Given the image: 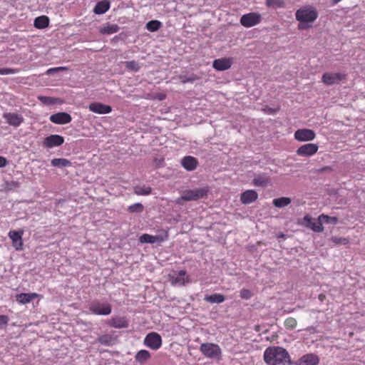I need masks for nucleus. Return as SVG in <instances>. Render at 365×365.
<instances>
[{"label":"nucleus","mask_w":365,"mask_h":365,"mask_svg":"<svg viewBox=\"0 0 365 365\" xmlns=\"http://www.w3.org/2000/svg\"><path fill=\"white\" fill-rule=\"evenodd\" d=\"M264 359L269 365H289L290 364L289 353L280 346L266 349L264 352Z\"/></svg>","instance_id":"nucleus-1"},{"label":"nucleus","mask_w":365,"mask_h":365,"mask_svg":"<svg viewBox=\"0 0 365 365\" xmlns=\"http://www.w3.org/2000/svg\"><path fill=\"white\" fill-rule=\"evenodd\" d=\"M88 309L91 314L95 315L108 316L112 312L111 304L103 300L94 299L88 304Z\"/></svg>","instance_id":"nucleus-2"},{"label":"nucleus","mask_w":365,"mask_h":365,"mask_svg":"<svg viewBox=\"0 0 365 365\" xmlns=\"http://www.w3.org/2000/svg\"><path fill=\"white\" fill-rule=\"evenodd\" d=\"M200 352L207 359L220 360L222 357V349L214 343H203L200 346Z\"/></svg>","instance_id":"nucleus-3"},{"label":"nucleus","mask_w":365,"mask_h":365,"mask_svg":"<svg viewBox=\"0 0 365 365\" xmlns=\"http://www.w3.org/2000/svg\"><path fill=\"white\" fill-rule=\"evenodd\" d=\"M295 16L296 19L300 22L311 23L317 19L318 14L314 8L307 6L298 9Z\"/></svg>","instance_id":"nucleus-4"},{"label":"nucleus","mask_w":365,"mask_h":365,"mask_svg":"<svg viewBox=\"0 0 365 365\" xmlns=\"http://www.w3.org/2000/svg\"><path fill=\"white\" fill-rule=\"evenodd\" d=\"M262 19L260 14L250 12L244 14L240 18V24L245 28H250L259 24Z\"/></svg>","instance_id":"nucleus-5"},{"label":"nucleus","mask_w":365,"mask_h":365,"mask_svg":"<svg viewBox=\"0 0 365 365\" xmlns=\"http://www.w3.org/2000/svg\"><path fill=\"white\" fill-rule=\"evenodd\" d=\"M144 344L153 350H158L162 346V338L157 332H150L145 337Z\"/></svg>","instance_id":"nucleus-6"},{"label":"nucleus","mask_w":365,"mask_h":365,"mask_svg":"<svg viewBox=\"0 0 365 365\" xmlns=\"http://www.w3.org/2000/svg\"><path fill=\"white\" fill-rule=\"evenodd\" d=\"M207 190L205 187L194 190H186L182 192V198L185 201L197 200L207 195Z\"/></svg>","instance_id":"nucleus-7"},{"label":"nucleus","mask_w":365,"mask_h":365,"mask_svg":"<svg viewBox=\"0 0 365 365\" xmlns=\"http://www.w3.org/2000/svg\"><path fill=\"white\" fill-rule=\"evenodd\" d=\"M24 230H10L8 233L9 237L11 239L12 242V246L16 251H21L23 250V239L22 237L24 235Z\"/></svg>","instance_id":"nucleus-8"},{"label":"nucleus","mask_w":365,"mask_h":365,"mask_svg":"<svg viewBox=\"0 0 365 365\" xmlns=\"http://www.w3.org/2000/svg\"><path fill=\"white\" fill-rule=\"evenodd\" d=\"M315 136L314 130L307 128L298 129L294 133V138L300 142L312 140Z\"/></svg>","instance_id":"nucleus-9"},{"label":"nucleus","mask_w":365,"mask_h":365,"mask_svg":"<svg viewBox=\"0 0 365 365\" xmlns=\"http://www.w3.org/2000/svg\"><path fill=\"white\" fill-rule=\"evenodd\" d=\"M345 78V75L341 73H325L322 76V81L327 85L339 83Z\"/></svg>","instance_id":"nucleus-10"},{"label":"nucleus","mask_w":365,"mask_h":365,"mask_svg":"<svg viewBox=\"0 0 365 365\" xmlns=\"http://www.w3.org/2000/svg\"><path fill=\"white\" fill-rule=\"evenodd\" d=\"M63 142L64 138L61 135L54 134L46 137L43 140V145L46 148H51L61 145Z\"/></svg>","instance_id":"nucleus-11"},{"label":"nucleus","mask_w":365,"mask_h":365,"mask_svg":"<svg viewBox=\"0 0 365 365\" xmlns=\"http://www.w3.org/2000/svg\"><path fill=\"white\" fill-rule=\"evenodd\" d=\"M318 148L319 147L317 144H305L297 149V154L299 156H312L317 152Z\"/></svg>","instance_id":"nucleus-12"},{"label":"nucleus","mask_w":365,"mask_h":365,"mask_svg":"<svg viewBox=\"0 0 365 365\" xmlns=\"http://www.w3.org/2000/svg\"><path fill=\"white\" fill-rule=\"evenodd\" d=\"M49 119L53 123L63 125L69 123L71 121L72 118L71 115L67 113L59 112L51 115Z\"/></svg>","instance_id":"nucleus-13"},{"label":"nucleus","mask_w":365,"mask_h":365,"mask_svg":"<svg viewBox=\"0 0 365 365\" xmlns=\"http://www.w3.org/2000/svg\"><path fill=\"white\" fill-rule=\"evenodd\" d=\"M90 111L97 114H107L112 111V108L108 105H105L98 102H93L89 104Z\"/></svg>","instance_id":"nucleus-14"},{"label":"nucleus","mask_w":365,"mask_h":365,"mask_svg":"<svg viewBox=\"0 0 365 365\" xmlns=\"http://www.w3.org/2000/svg\"><path fill=\"white\" fill-rule=\"evenodd\" d=\"M3 117L9 125L14 127L19 126L24 121L23 116L16 113H4Z\"/></svg>","instance_id":"nucleus-15"},{"label":"nucleus","mask_w":365,"mask_h":365,"mask_svg":"<svg viewBox=\"0 0 365 365\" xmlns=\"http://www.w3.org/2000/svg\"><path fill=\"white\" fill-rule=\"evenodd\" d=\"M108 324L113 328L122 329L127 328L129 325L127 319L125 317H113L108 321Z\"/></svg>","instance_id":"nucleus-16"},{"label":"nucleus","mask_w":365,"mask_h":365,"mask_svg":"<svg viewBox=\"0 0 365 365\" xmlns=\"http://www.w3.org/2000/svg\"><path fill=\"white\" fill-rule=\"evenodd\" d=\"M304 220L307 222V226L314 232H320L324 230L322 221L319 220H312L309 215L304 217Z\"/></svg>","instance_id":"nucleus-17"},{"label":"nucleus","mask_w":365,"mask_h":365,"mask_svg":"<svg viewBox=\"0 0 365 365\" xmlns=\"http://www.w3.org/2000/svg\"><path fill=\"white\" fill-rule=\"evenodd\" d=\"M319 357L314 354H307L302 356L297 362V365H317Z\"/></svg>","instance_id":"nucleus-18"},{"label":"nucleus","mask_w":365,"mask_h":365,"mask_svg":"<svg viewBox=\"0 0 365 365\" xmlns=\"http://www.w3.org/2000/svg\"><path fill=\"white\" fill-rule=\"evenodd\" d=\"M232 63L230 58H218L213 61L212 66L215 70L222 71L229 69Z\"/></svg>","instance_id":"nucleus-19"},{"label":"nucleus","mask_w":365,"mask_h":365,"mask_svg":"<svg viewBox=\"0 0 365 365\" xmlns=\"http://www.w3.org/2000/svg\"><path fill=\"white\" fill-rule=\"evenodd\" d=\"M182 166L187 171H192L196 169L198 162L192 156H185L181 160Z\"/></svg>","instance_id":"nucleus-20"},{"label":"nucleus","mask_w":365,"mask_h":365,"mask_svg":"<svg viewBox=\"0 0 365 365\" xmlns=\"http://www.w3.org/2000/svg\"><path fill=\"white\" fill-rule=\"evenodd\" d=\"M257 197L258 195L256 191L248 190L242 193L240 200L243 204L247 205L255 202Z\"/></svg>","instance_id":"nucleus-21"},{"label":"nucleus","mask_w":365,"mask_h":365,"mask_svg":"<svg viewBox=\"0 0 365 365\" xmlns=\"http://www.w3.org/2000/svg\"><path fill=\"white\" fill-rule=\"evenodd\" d=\"M38 294L36 293H21L16 295V300L21 304H26L31 302L33 299L37 298Z\"/></svg>","instance_id":"nucleus-22"},{"label":"nucleus","mask_w":365,"mask_h":365,"mask_svg":"<svg viewBox=\"0 0 365 365\" xmlns=\"http://www.w3.org/2000/svg\"><path fill=\"white\" fill-rule=\"evenodd\" d=\"M189 282V277L186 276L185 271L180 270L175 277H173L172 283L176 285H185Z\"/></svg>","instance_id":"nucleus-23"},{"label":"nucleus","mask_w":365,"mask_h":365,"mask_svg":"<svg viewBox=\"0 0 365 365\" xmlns=\"http://www.w3.org/2000/svg\"><path fill=\"white\" fill-rule=\"evenodd\" d=\"M120 27L117 24H111L109 23L103 24L99 29L102 34L110 35L117 33Z\"/></svg>","instance_id":"nucleus-24"},{"label":"nucleus","mask_w":365,"mask_h":365,"mask_svg":"<svg viewBox=\"0 0 365 365\" xmlns=\"http://www.w3.org/2000/svg\"><path fill=\"white\" fill-rule=\"evenodd\" d=\"M253 183L256 186L266 187L270 183V178L266 174H259L254 178Z\"/></svg>","instance_id":"nucleus-25"},{"label":"nucleus","mask_w":365,"mask_h":365,"mask_svg":"<svg viewBox=\"0 0 365 365\" xmlns=\"http://www.w3.org/2000/svg\"><path fill=\"white\" fill-rule=\"evenodd\" d=\"M110 9V2L107 0L99 1L96 4L93 12L96 14H103Z\"/></svg>","instance_id":"nucleus-26"},{"label":"nucleus","mask_w":365,"mask_h":365,"mask_svg":"<svg viewBox=\"0 0 365 365\" xmlns=\"http://www.w3.org/2000/svg\"><path fill=\"white\" fill-rule=\"evenodd\" d=\"M49 24V19L46 16L36 17L34 20V26L37 29H45Z\"/></svg>","instance_id":"nucleus-27"},{"label":"nucleus","mask_w":365,"mask_h":365,"mask_svg":"<svg viewBox=\"0 0 365 365\" xmlns=\"http://www.w3.org/2000/svg\"><path fill=\"white\" fill-rule=\"evenodd\" d=\"M225 298L222 294H214L211 295H207L205 297V300L206 302H210V303H216V304H220L222 303L225 301Z\"/></svg>","instance_id":"nucleus-28"},{"label":"nucleus","mask_w":365,"mask_h":365,"mask_svg":"<svg viewBox=\"0 0 365 365\" xmlns=\"http://www.w3.org/2000/svg\"><path fill=\"white\" fill-rule=\"evenodd\" d=\"M150 357V352L147 350L142 349L135 354V359L136 361L142 364L146 361Z\"/></svg>","instance_id":"nucleus-29"},{"label":"nucleus","mask_w":365,"mask_h":365,"mask_svg":"<svg viewBox=\"0 0 365 365\" xmlns=\"http://www.w3.org/2000/svg\"><path fill=\"white\" fill-rule=\"evenodd\" d=\"M134 192L138 195H148L151 193V187L145 185H137L134 187Z\"/></svg>","instance_id":"nucleus-30"},{"label":"nucleus","mask_w":365,"mask_h":365,"mask_svg":"<svg viewBox=\"0 0 365 365\" xmlns=\"http://www.w3.org/2000/svg\"><path fill=\"white\" fill-rule=\"evenodd\" d=\"M291 203V199L286 197L275 198L273 200V205L277 207H284Z\"/></svg>","instance_id":"nucleus-31"},{"label":"nucleus","mask_w":365,"mask_h":365,"mask_svg":"<svg viewBox=\"0 0 365 365\" xmlns=\"http://www.w3.org/2000/svg\"><path fill=\"white\" fill-rule=\"evenodd\" d=\"M51 164L53 167L65 168L71 165V162L65 158H54L51 160Z\"/></svg>","instance_id":"nucleus-32"},{"label":"nucleus","mask_w":365,"mask_h":365,"mask_svg":"<svg viewBox=\"0 0 365 365\" xmlns=\"http://www.w3.org/2000/svg\"><path fill=\"white\" fill-rule=\"evenodd\" d=\"M266 5L274 9L284 8L285 6L284 0H266Z\"/></svg>","instance_id":"nucleus-33"},{"label":"nucleus","mask_w":365,"mask_h":365,"mask_svg":"<svg viewBox=\"0 0 365 365\" xmlns=\"http://www.w3.org/2000/svg\"><path fill=\"white\" fill-rule=\"evenodd\" d=\"M162 26V23L158 20H152L146 24V29L151 32L157 31Z\"/></svg>","instance_id":"nucleus-34"},{"label":"nucleus","mask_w":365,"mask_h":365,"mask_svg":"<svg viewBox=\"0 0 365 365\" xmlns=\"http://www.w3.org/2000/svg\"><path fill=\"white\" fill-rule=\"evenodd\" d=\"M113 341V338L110 334H103L100 336L98 338V341L101 343V344L106 345V346H110L112 344Z\"/></svg>","instance_id":"nucleus-35"},{"label":"nucleus","mask_w":365,"mask_h":365,"mask_svg":"<svg viewBox=\"0 0 365 365\" xmlns=\"http://www.w3.org/2000/svg\"><path fill=\"white\" fill-rule=\"evenodd\" d=\"M143 210L144 207L140 202L130 205L128 207L127 209V210L130 213H140L143 211Z\"/></svg>","instance_id":"nucleus-36"},{"label":"nucleus","mask_w":365,"mask_h":365,"mask_svg":"<svg viewBox=\"0 0 365 365\" xmlns=\"http://www.w3.org/2000/svg\"><path fill=\"white\" fill-rule=\"evenodd\" d=\"M319 220L322 221V223H331V224H336L338 221L337 217H329L327 215L322 214L319 216Z\"/></svg>","instance_id":"nucleus-37"},{"label":"nucleus","mask_w":365,"mask_h":365,"mask_svg":"<svg viewBox=\"0 0 365 365\" xmlns=\"http://www.w3.org/2000/svg\"><path fill=\"white\" fill-rule=\"evenodd\" d=\"M125 67L128 70L137 72L140 70V66L139 63L135 61H129L125 63Z\"/></svg>","instance_id":"nucleus-38"},{"label":"nucleus","mask_w":365,"mask_h":365,"mask_svg":"<svg viewBox=\"0 0 365 365\" xmlns=\"http://www.w3.org/2000/svg\"><path fill=\"white\" fill-rule=\"evenodd\" d=\"M139 241L141 243L155 244V235L143 234L140 237Z\"/></svg>","instance_id":"nucleus-39"},{"label":"nucleus","mask_w":365,"mask_h":365,"mask_svg":"<svg viewBox=\"0 0 365 365\" xmlns=\"http://www.w3.org/2000/svg\"><path fill=\"white\" fill-rule=\"evenodd\" d=\"M197 78H198L194 74H192L190 76H187V75H180V79L182 83H193Z\"/></svg>","instance_id":"nucleus-40"},{"label":"nucleus","mask_w":365,"mask_h":365,"mask_svg":"<svg viewBox=\"0 0 365 365\" xmlns=\"http://www.w3.org/2000/svg\"><path fill=\"white\" fill-rule=\"evenodd\" d=\"M38 99L42 103L47 106L55 104L56 102L55 98L48 96H38Z\"/></svg>","instance_id":"nucleus-41"},{"label":"nucleus","mask_w":365,"mask_h":365,"mask_svg":"<svg viewBox=\"0 0 365 365\" xmlns=\"http://www.w3.org/2000/svg\"><path fill=\"white\" fill-rule=\"evenodd\" d=\"M19 71L15 68H0V75H10L17 73Z\"/></svg>","instance_id":"nucleus-42"},{"label":"nucleus","mask_w":365,"mask_h":365,"mask_svg":"<svg viewBox=\"0 0 365 365\" xmlns=\"http://www.w3.org/2000/svg\"><path fill=\"white\" fill-rule=\"evenodd\" d=\"M240 297L242 299H250L252 297V292L249 289H242L240 291Z\"/></svg>","instance_id":"nucleus-43"},{"label":"nucleus","mask_w":365,"mask_h":365,"mask_svg":"<svg viewBox=\"0 0 365 365\" xmlns=\"http://www.w3.org/2000/svg\"><path fill=\"white\" fill-rule=\"evenodd\" d=\"M284 324L287 328L294 329L297 325V321L295 319L290 317L286 319Z\"/></svg>","instance_id":"nucleus-44"},{"label":"nucleus","mask_w":365,"mask_h":365,"mask_svg":"<svg viewBox=\"0 0 365 365\" xmlns=\"http://www.w3.org/2000/svg\"><path fill=\"white\" fill-rule=\"evenodd\" d=\"M168 238V234L165 233L163 235H155V243L156 242H163Z\"/></svg>","instance_id":"nucleus-45"},{"label":"nucleus","mask_w":365,"mask_h":365,"mask_svg":"<svg viewBox=\"0 0 365 365\" xmlns=\"http://www.w3.org/2000/svg\"><path fill=\"white\" fill-rule=\"evenodd\" d=\"M66 69V67H56V68H49L48 70H47L46 71V73L48 75H51L53 74V73H56V72H58L59 71H63V70H65Z\"/></svg>","instance_id":"nucleus-46"},{"label":"nucleus","mask_w":365,"mask_h":365,"mask_svg":"<svg viewBox=\"0 0 365 365\" xmlns=\"http://www.w3.org/2000/svg\"><path fill=\"white\" fill-rule=\"evenodd\" d=\"M9 322V317L6 315H0V327L6 325Z\"/></svg>","instance_id":"nucleus-47"},{"label":"nucleus","mask_w":365,"mask_h":365,"mask_svg":"<svg viewBox=\"0 0 365 365\" xmlns=\"http://www.w3.org/2000/svg\"><path fill=\"white\" fill-rule=\"evenodd\" d=\"M7 164L6 159L2 156H0V168H4Z\"/></svg>","instance_id":"nucleus-48"},{"label":"nucleus","mask_w":365,"mask_h":365,"mask_svg":"<svg viewBox=\"0 0 365 365\" xmlns=\"http://www.w3.org/2000/svg\"><path fill=\"white\" fill-rule=\"evenodd\" d=\"M19 186V183L16 181H11V182L8 183V187L9 188L11 187H18Z\"/></svg>","instance_id":"nucleus-49"},{"label":"nucleus","mask_w":365,"mask_h":365,"mask_svg":"<svg viewBox=\"0 0 365 365\" xmlns=\"http://www.w3.org/2000/svg\"><path fill=\"white\" fill-rule=\"evenodd\" d=\"M182 201H185V200H184V199L182 198V195H181V197H178V198L175 200L176 203H178V204H181Z\"/></svg>","instance_id":"nucleus-50"},{"label":"nucleus","mask_w":365,"mask_h":365,"mask_svg":"<svg viewBox=\"0 0 365 365\" xmlns=\"http://www.w3.org/2000/svg\"><path fill=\"white\" fill-rule=\"evenodd\" d=\"M341 0H332V3L333 4H338L339 2H340Z\"/></svg>","instance_id":"nucleus-51"}]
</instances>
